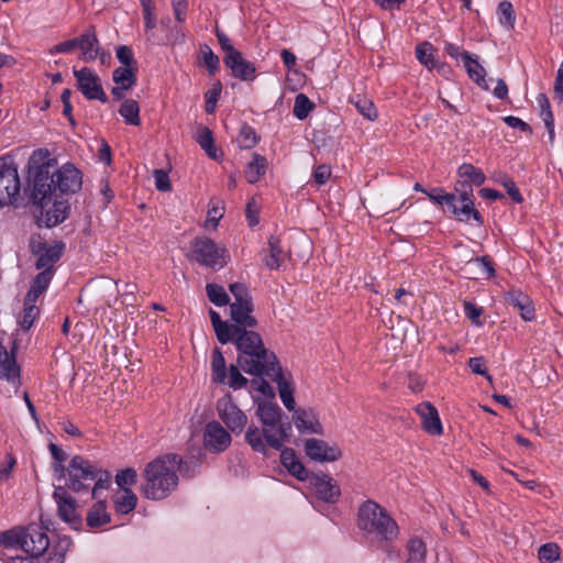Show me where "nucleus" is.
<instances>
[{"instance_id":"49530a36","label":"nucleus","mask_w":563,"mask_h":563,"mask_svg":"<svg viewBox=\"0 0 563 563\" xmlns=\"http://www.w3.org/2000/svg\"><path fill=\"white\" fill-rule=\"evenodd\" d=\"M313 108L314 103L305 93L296 96L292 112L297 119L305 120Z\"/></svg>"},{"instance_id":"ea45409f","label":"nucleus","mask_w":563,"mask_h":563,"mask_svg":"<svg viewBox=\"0 0 563 563\" xmlns=\"http://www.w3.org/2000/svg\"><path fill=\"white\" fill-rule=\"evenodd\" d=\"M35 302L36 299L26 296L24 297L23 316L19 321V324L23 330H29L40 314V309L36 307Z\"/></svg>"},{"instance_id":"423d86ee","label":"nucleus","mask_w":563,"mask_h":563,"mask_svg":"<svg viewBox=\"0 0 563 563\" xmlns=\"http://www.w3.org/2000/svg\"><path fill=\"white\" fill-rule=\"evenodd\" d=\"M180 463V455L168 453L147 463L142 472L144 485L143 493L170 492L178 485L176 465Z\"/></svg>"},{"instance_id":"58836bf2","label":"nucleus","mask_w":563,"mask_h":563,"mask_svg":"<svg viewBox=\"0 0 563 563\" xmlns=\"http://www.w3.org/2000/svg\"><path fill=\"white\" fill-rule=\"evenodd\" d=\"M119 113L124 118L126 124L140 125V106L137 101L133 99L124 100L119 109Z\"/></svg>"},{"instance_id":"f03ea898","label":"nucleus","mask_w":563,"mask_h":563,"mask_svg":"<svg viewBox=\"0 0 563 563\" xmlns=\"http://www.w3.org/2000/svg\"><path fill=\"white\" fill-rule=\"evenodd\" d=\"M256 416L262 422V430L257 427H249L245 440L251 448L260 453H266V445L280 450L288 437L291 426L282 421V409L273 401L256 400Z\"/></svg>"},{"instance_id":"f3484780","label":"nucleus","mask_w":563,"mask_h":563,"mask_svg":"<svg viewBox=\"0 0 563 563\" xmlns=\"http://www.w3.org/2000/svg\"><path fill=\"white\" fill-rule=\"evenodd\" d=\"M57 505V515L71 528L79 529L82 523L81 514L76 499L71 495H53Z\"/></svg>"},{"instance_id":"338daca9","label":"nucleus","mask_w":563,"mask_h":563,"mask_svg":"<svg viewBox=\"0 0 563 563\" xmlns=\"http://www.w3.org/2000/svg\"><path fill=\"white\" fill-rule=\"evenodd\" d=\"M117 58L125 67H134L135 60L131 47L121 45L117 48Z\"/></svg>"},{"instance_id":"f8f14e48","label":"nucleus","mask_w":563,"mask_h":563,"mask_svg":"<svg viewBox=\"0 0 563 563\" xmlns=\"http://www.w3.org/2000/svg\"><path fill=\"white\" fill-rule=\"evenodd\" d=\"M232 438L224 427L218 421L207 423L203 432L205 448L212 453H221L231 444Z\"/></svg>"},{"instance_id":"3c124183","label":"nucleus","mask_w":563,"mask_h":563,"mask_svg":"<svg viewBox=\"0 0 563 563\" xmlns=\"http://www.w3.org/2000/svg\"><path fill=\"white\" fill-rule=\"evenodd\" d=\"M241 369L236 363V365H230L229 373H227L225 383L234 390L246 387L249 384V379L241 374Z\"/></svg>"},{"instance_id":"2eb2a0df","label":"nucleus","mask_w":563,"mask_h":563,"mask_svg":"<svg viewBox=\"0 0 563 563\" xmlns=\"http://www.w3.org/2000/svg\"><path fill=\"white\" fill-rule=\"evenodd\" d=\"M64 243L58 242L52 246L46 243H37L31 245V251L37 255L36 268L44 271H54V265L60 260L64 251Z\"/></svg>"},{"instance_id":"603ef678","label":"nucleus","mask_w":563,"mask_h":563,"mask_svg":"<svg viewBox=\"0 0 563 563\" xmlns=\"http://www.w3.org/2000/svg\"><path fill=\"white\" fill-rule=\"evenodd\" d=\"M200 55L210 75H214L220 67V59L207 44L200 45Z\"/></svg>"},{"instance_id":"5701e85b","label":"nucleus","mask_w":563,"mask_h":563,"mask_svg":"<svg viewBox=\"0 0 563 563\" xmlns=\"http://www.w3.org/2000/svg\"><path fill=\"white\" fill-rule=\"evenodd\" d=\"M505 301L514 309L519 310L521 318L525 321L534 319V306L530 297L523 294L520 289L511 288L505 294Z\"/></svg>"},{"instance_id":"a18cd8bd","label":"nucleus","mask_w":563,"mask_h":563,"mask_svg":"<svg viewBox=\"0 0 563 563\" xmlns=\"http://www.w3.org/2000/svg\"><path fill=\"white\" fill-rule=\"evenodd\" d=\"M459 175L463 178H466L475 186H481L486 180L484 173L472 164H462L459 167Z\"/></svg>"},{"instance_id":"e433bc0d","label":"nucleus","mask_w":563,"mask_h":563,"mask_svg":"<svg viewBox=\"0 0 563 563\" xmlns=\"http://www.w3.org/2000/svg\"><path fill=\"white\" fill-rule=\"evenodd\" d=\"M210 320L216 332L217 339L221 344H227L231 341V328L230 324L223 321L220 314L210 309L209 311Z\"/></svg>"},{"instance_id":"a878e982","label":"nucleus","mask_w":563,"mask_h":563,"mask_svg":"<svg viewBox=\"0 0 563 563\" xmlns=\"http://www.w3.org/2000/svg\"><path fill=\"white\" fill-rule=\"evenodd\" d=\"M280 462L287 471L297 477L299 481L308 478V471L297 457L295 451L290 448H286L280 453Z\"/></svg>"},{"instance_id":"c9c22d12","label":"nucleus","mask_w":563,"mask_h":563,"mask_svg":"<svg viewBox=\"0 0 563 563\" xmlns=\"http://www.w3.org/2000/svg\"><path fill=\"white\" fill-rule=\"evenodd\" d=\"M54 276V271H42L38 273L26 294V297L36 299L47 289L52 278Z\"/></svg>"},{"instance_id":"2f4dec72","label":"nucleus","mask_w":563,"mask_h":563,"mask_svg":"<svg viewBox=\"0 0 563 563\" xmlns=\"http://www.w3.org/2000/svg\"><path fill=\"white\" fill-rule=\"evenodd\" d=\"M196 141L210 158L219 159L220 156L214 145L213 134L208 126H200L198 129Z\"/></svg>"},{"instance_id":"ddd939ff","label":"nucleus","mask_w":563,"mask_h":563,"mask_svg":"<svg viewBox=\"0 0 563 563\" xmlns=\"http://www.w3.org/2000/svg\"><path fill=\"white\" fill-rule=\"evenodd\" d=\"M307 456L317 462H335L342 457V451L336 445H330L324 440L311 438L305 442Z\"/></svg>"},{"instance_id":"9d476101","label":"nucleus","mask_w":563,"mask_h":563,"mask_svg":"<svg viewBox=\"0 0 563 563\" xmlns=\"http://www.w3.org/2000/svg\"><path fill=\"white\" fill-rule=\"evenodd\" d=\"M76 78L77 89L88 100H99L102 103L108 102V97L102 88L100 78L88 67L81 69H73Z\"/></svg>"},{"instance_id":"4be33fe9","label":"nucleus","mask_w":563,"mask_h":563,"mask_svg":"<svg viewBox=\"0 0 563 563\" xmlns=\"http://www.w3.org/2000/svg\"><path fill=\"white\" fill-rule=\"evenodd\" d=\"M224 65L231 69L233 77L241 80H254L256 67L252 62L246 60L242 53H234L233 56H224Z\"/></svg>"},{"instance_id":"09e8293b","label":"nucleus","mask_w":563,"mask_h":563,"mask_svg":"<svg viewBox=\"0 0 563 563\" xmlns=\"http://www.w3.org/2000/svg\"><path fill=\"white\" fill-rule=\"evenodd\" d=\"M206 290L209 300L216 306L222 307L230 303V298L222 286L217 284H208L206 286Z\"/></svg>"},{"instance_id":"bf43d9fd","label":"nucleus","mask_w":563,"mask_h":563,"mask_svg":"<svg viewBox=\"0 0 563 563\" xmlns=\"http://www.w3.org/2000/svg\"><path fill=\"white\" fill-rule=\"evenodd\" d=\"M355 107L364 118L371 121L377 119V110L371 100L357 99L355 101Z\"/></svg>"},{"instance_id":"864d4df0","label":"nucleus","mask_w":563,"mask_h":563,"mask_svg":"<svg viewBox=\"0 0 563 563\" xmlns=\"http://www.w3.org/2000/svg\"><path fill=\"white\" fill-rule=\"evenodd\" d=\"M467 264L468 265L474 264V265L478 266L481 269V274H479L481 277L490 279V278L495 277V275H496L494 262L487 255L472 258L467 262Z\"/></svg>"},{"instance_id":"4c0bfd02","label":"nucleus","mask_w":563,"mask_h":563,"mask_svg":"<svg viewBox=\"0 0 563 563\" xmlns=\"http://www.w3.org/2000/svg\"><path fill=\"white\" fill-rule=\"evenodd\" d=\"M25 537V528L15 527L0 533V544L4 548H23Z\"/></svg>"},{"instance_id":"dca6fc26","label":"nucleus","mask_w":563,"mask_h":563,"mask_svg":"<svg viewBox=\"0 0 563 563\" xmlns=\"http://www.w3.org/2000/svg\"><path fill=\"white\" fill-rule=\"evenodd\" d=\"M78 48H80L79 58L81 60L90 63L100 56L101 62H104L106 55L101 52L95 25H89L87 30L78 36Z\"/></svg>"},{"instance_id":"20e7f679","label":"nucleus","mask_w":563,"mask_h":563,"mask_svg":"<svg viewBox=\"0 0 563 563\" xmlns=\"http://www.w3.org/2000/svg\"><path fill=\"white\" fill-rule=\"evenodd\" d=\"M68 474V487L74 492L108 490L112 483V476L109 471L99 467L96 463L75 455L69 461L66 468Z\"/></svg>"},{"instance_id":"8fccbe9b","label":"nucleus","mask_w":563,"mask_h":563,"mask_svg":"<svg viewBox=\"0 0 563 563\" xmlns=\"http://www.w3.org/2000/svg\"><path fill=\"white\" fill-rule=\"evenodd\" d=\"M433 46L429 42H422L416 47V57L417 59L424 65L428 69H432L435 67V62L433 58Z\"/></svg>"},{"instance_id":"774afa93","label":"nucleus","mask_w":563,"mask_h":563,"mask_svg":"<svg viewBox=\"0 0 563 563\" xmlns=\"http://www.w3.org/2000/svg\"><path fill=\"white\" fill-rule=\"evenodd\" d=\"M554 96L560 101L563 102V60L558 70L556 78L554 81Z\"/></svg>"},{"instance_id":"69168bd1","label":"nucleus","mask_w":563,"mask_h":563,"mask_svg":"<svg viewBox=\"0 0 563 563\" xmlns=\"http://www.w3.org/2000/svg\"><path fill=\"white\" fill-rule=\"evenodd\" d=\"M154 178H155V187L158 191H169L172 190V184L168 177V174L163 169H155L154 170Z\"/></svg>"},{"instance_id":"7ed1b4c3","label":"nucleus","mask_w":563,"mask_h":563,"mask_svg":"<svg viewBox=\"0 0 563 563\" xmlns=\"http://www.w3.org/2000/svg\"><path fill=\"white\" fill-rule=\"evenodd\" d=\"M239 352L236 363L247 374L264 376L268 369L277 365L276 354L267 350L260 333L249 329L231 333V341Z\"/></svg>"},{"instance_id":"473e14b6","label":"nucleus","mask_w":563,"mask_h":563,"mask_svg":"<svg viewBox=\"0 0 563 563\" xmlns=\"http://www.w3.org/2000/svg\"><path fill=\"white\" fill-rule=\"evenodd\" d=\"M267 159L263 155L253 153V159L247 164L245 178L250 184H255L265 174Z\"/></svg>"},{"instance_id":"de8ad7c7","label":"nucleus","mask_w":563,"mask_h":563,"mask_svg":"<svg viewBox=\"0 0 563 563\" xmlns=\"http://www.w3.org/2000/svg\"><path fill=\"white\" fill-rule=\"evenodd\" d=\"M258 141L260 136L252 126L244 124L241 128L238 136V143L241 148L251 150L258 143Z\"/></svg>"},{"instance_id":"cd10ccee","label":"nucleus","mask_w":563,"mask_h":563,"mask_svg":"<svg viewBox=\"0 0 563 563\" xmlns=\"http://www.w3.org/2000/svg\"><path fill=\"white\" fill-rule=\"evenodd\" d=\"M287 258V252L283 249L279 238L271 236L268 240V254L264 257L266 267L278 269Z\"/></svg>"},{"instance_id":"e2e57ef3","label":"nucleus","mask_w":563,"mask_h":563,"mask_svg":"<svg viewBox=\"0 0 563 563\" xmlns=\"http://www.w3.org/2000/svg\"><path fill=\"white\" fill-rule=\"evenodd\" d=\"M258 377L260 378H254L250 382L251 388L260 391L262 395H264L271 399H274L275 393H274V389L271 386V384L266 379H264L263 376H258Z\"/></svg>"},{"instance_id":"4d7b16f0","label":"nucleus","mask_w":563,"mask_h":563,"mask_svg":"<svg viewBox=\"0 0 563 563\" xmlns=\"http://www.w3.org/2000/svg\"><path fill=\"white\" fill-rule=\"evenodd\" d=\"M146 32L156 27L155 5L153 0H140Z\"/></svg>"},{"instance_id":"6ab92c4d","label":"nucleus","mask_w":563,"mask_h":563,"mask_svg":"<svg viewBox=\"0 0 563 563\" xmlns=\"http://www.w3.org/2000/svg\"><path fill=\"white\" fill-rule=\"evenodd\" d=\"M273 367H274V369L266 371L264 373V376H267L271 379H273L274 382H276L277 387H278L279 397H280L284 406L289 411H294L296 408V401L294 398V387H292L291 383L285 378L279 362L277 363V365H274Z\"/></svg>"},{"instance_id":"a19ab883","label":"nucleus","mask_w":563,"mask_h":563,"mask_svg":"<svg viewBox=\"0 0 563 563\" xmlns=\"http://www.w3.org/2000/svg\"><path fill=\"white\" fill-rule=\"evenodd\" d=\"M112 78L117 85H123V88H132L136 82V67H118L113 70Z\"/></svg>"},{"instance_id":"052dcab7","label":"nucleus","mask_w":563,"mask_h":563,"mask_svg":"<svg viewBox=\"0 0 563 563\" xmlns=\"http://www.w3.org/2000/svg\"><path fill=\"white\" fill-rule=\"evenodd\" d=\"M428 197L440 206H445L448 209L454 201L453 194H446L442 188L432 189L430 192H427Z\"/></svg>"},{"instance_id":"c756f323","label":"nucleus","mask_w":563,"mask_h":563,"mask_svg":"<svg viewBox=\"0 0 563 563\" xmlns=\"http://www.w3.org/2000/svg\"><path fill=\"white\" fill-rule=\"evenodd\" d=\"M229 290L234 297V301L230 303V309L247 310V307H254L253 298L250 295L247 287L242 283H233L229 285Z\"/></svg>"},{"instance_id":"f257e3e1","label":"nucleus","mask_w":563,"mask_h":563,"mask_svg":"<svg viewBox=\"0 0 563 563\" xmlns=\"http://www.w3.org/2000/svg\"><path fill=\"white\" fill-rule=\"evenodd\" d=\"M29 175L25 192L34 206L42 209L56 197L76 194L82 186V174L71 163L57 168V159L51 157L48 150H35L27 162Z\"/></svg>"},{"instance_id":"412c9836","label":"nucleus","mask_w":563,"mask_h":563,"mask_svg":"<svg viewBox=\"0 0 563 563\" xmlns=\"http://www.w3.org/2000/svg\"><path fill=\"white\" fill-rule=\"evenodd\" d=\"M52 207L46 209L45 206L43 209L41 206H36L40 210L41 218L44 219L45 225L47 228H53L59 223H62L67 217L70 210V205L68 200H58L57 196L53 197Z\"/></svg>"},{"instance_id":"6e6d98bb","label":"nucleus","mask_w":563,"mask_h":563,"mask_svg":"<svg viewBox=\"0 0 563 563\" xmlns=\"http://www.w3.org/2000/svg\"><path fill=\"white\" fill-rule=\"evenodd\" d=\"M222 91V84L220 80L213 84L212 88L205 93L206 99V112L212 114L216 111L217 102Z\"/></svg>"},{"instance_id":"f704fd0d","label":"nucleus","mask_w":563,"mask_h":563,"mask_svg":"<svg viewBox=\"0 0 563 563\" xmlns=\"http://www.w3.org/2000/svg\"><path fill=\"white\" fill-rule=\"evenodd\" d=\"M309 504L319 512L329 516L340 495H306Z\"/></svg>"},{"instance_id":"5fc2aeb1","label":"nucleus","mask_w":563,"mask_h":563,"mask_svg":"<svg viewBox=\"0 0 563 563\" xmlns=\"http://www.w3.org/2000/svg\"><path fill=\"white\" fill-rule=\"evenodd\" d=\"M560 547L549 542L539 548L538 556L541 563H553L560 559Z\"/></svg>"},{"instance_id":"1a4fd4ad","label":"nucleus","mask_w":563,"mask_h":563,"mask_svg":"<svg viewBox=\"0 0 563 563\" xmlns=\"http://www.w3.org/2000/svg\"><path fill=\"white\" fill-rule=\"evenodd\" d=\"M217 411L221 421L234 434H241L247 423L246 415L233 402L230 394L217 401Z\"/></svg>"},{"instance_id":"7c9ffc66","label":"nucleus","mask_w":563,"mask_h":563,"mask_svg":"<svg viewBox=\"0 0 563 563\" xmlns=\"http://www.w3.org/2000/svg\"><path fill=\"white\" fill-rule=\"evenodd\" d=\"M407 558L405 563H424L427 545L419 537H411L406 544Z\"/></svg>"},{"instance_id":"b1692460","label":"nucleus","mask_w":563,"mask_h":563,"mask_svg":"<svg viewBox=\"0 0 563 563\" xmlns=\"http://www.w3.org/2000/svg\"><path fill=\"white\" fill-rule=\"evenodd\" d=\"M292 420L300 432L323 434V427L313 409H295Z\"/></svg>"},{"instance_id":"c03bdc74","label":"nucleus","mask_w":563,"mask_h":563,"mask_svg":"<svg viewBox=\"0 0 563 563\" xmlns=\"http://www.w3.org/2000/svg\"><path fill=\"white\" fill-rule=\"evenodd\" d=\"M497 13L501 25L506 26L508 30L515 27L516 14L511 2L507 0L501 1L498 4Z\"/></svg>"},{"instance_id":"393cba45","label":"nucleus","mask_w":563,"mask_h":563,"mask_svg":"<svg viewBox=\"0 0 563 563\" xmlns=\"http://www.w3.org/2000/svg\"><path fill=\"white\" fill-rule=\"evenodd\" d=\"M254 307H247V310L242 308L230 309L231 320L234 322L230 324L231 333L241 331L242 329H253L257 327V320L252 316Z\"/></svg>"},{"instance_id":"39448f33","label":"nucleus","mask_w":563,"mask_h":563,"mask_svg":"<svg viewBox=\"0 0 563 563\" xmlns=\"http://www.w3.org/2000/svg\"><path fill=\"white\" fill-rule=\"evenodd\" d=\"M357 526L367 538L378 541H393L399 533L397 522L385 508L373 500H367L360 507Z\"/></svg>"},{"instance_id":"0eeeda50","label":"nucleus","mask_w":563,"mask_h":563,"mask_svg":"<svg viewBox=\"0 0 563 563\" xmlns=\"http://www.w3.org/2000/svg\"><path fill=\"white\" fill-rule=\"evenodd\" d=\"M188 258L202 266L220 269L229 262V254L224 247H220L210 238H196L190 243Z\"/></svg>"},{"instance_id":"0e129e2a","label":"nucleus","mask_w":563,"mask_h":563,"mask_svg":"<svg viewBox=\"0 0 563 563\" xmlns=\"http://www.w3.org/2000/svg\"><path fill=\"white\" fill-rule=\"evenodd\" d=\"M48 448L53 459L57 462L54 466V471L56 473H64L66 468L63 466V462L66 461L67 454L55 443H51Z\"/></svg>"},{"instance_id":"c85d7f7f","label":"nucleus","mask_w":563,"mask_h":563,"mask_svg":"<svg viewBox=\"0 0 563 563\" xmlns=\"http://www.w3.org/2000/svg\"><path fill=\"white\" fill-rule=\"evenodd\" d=\"M461 57L470 78L473 79L479 87L487 90L488 85L485 79L486 71L484 67L476 59H473L471 54L466 51L462 52Z\"/></svg>"},{"instance_id":"bb28decb","label":"nucleus","mask_w":563,"mask_h":563,"mask_svg":"<svg viewBox=\"0 0 563 563\" xmlns=\"http://www.w3.org/2000/svg\"><path fill=\"white\" fill-rule=\"evenodd\" d=\"M111 521V515L107 510L106 501H96L87 512L86 523L91 529L101 528Z\"/></svg>"},{"instance_id":"a211bd4d","label":"nucleus","mask_w":563,"mask_h":563,"mask_svg":"<svg viewBox=\"0 0 563 563\" xmlns=\"http://www.w3.org/2000/svg\"><path fill=\"white\" fill-rule=\"evenodd\" d=\"M448 210L460 221H468L472 217L477 223H483V218L474 208V202L467 191L461 192L459 198L454 195V201Z\"/></svg>"},{"instance_id":"72a5a7b5","label":"nucleus","mask_w":563,"mask_h":563,"mask_svg":"<svg viewBox=\"0 0 563 563\" xmlns=\"http://www.w3.org/2000/svg\"><path fill=\"white\" fill-rule=\"evenodd\" d=\"M211 378L216 384H225V360L219 347H214L211 355Z\"/></svg>"},{"instance_id":"aec40b11","label":"nucleus","mask_w":563,"mask_h":563,"mask_svg":"<svg viewBox=\"0 0 563 563\" xmlns=\"http://www.w3.org/2000/svg\"><path fill=\"white\" fill-rule=\"evenodd\" d=\"M415 410L421 418V427L427 433L431 435H441L443 433L442 422L433 405L428 401L421 402Z\"/></svg>"},{"instance_id":"13d9d810","label":"nucleus","mask_w":563,"mask_h":563,"mask_svg":"<svg viewBox=\"0 0 563 563\" xmlns=\"http://www.w3.org/2000/svg\"><path fill=\"white\" fill-rule=\"evenodd\" d=\"M136 495H122L114 501L115 510L122 515L129 514L136 507Z\"/></svg>"},{"instance_id":"4468645a","label":"nucleus","mask_w":563,"mask_h":563,"mask_svg":"<svg viewBox=\"0 0 563 563\" xmlns=\"http://www.w3.org/2000/svg\"><path fill=\"white\" fill-rule=\"evenodd\" d=\"M25 537L22 550L29 555L38 558L47 551L49 539L42 527L30 525L25 528Z\"/></svg>"},{"instance_id":"9b49d317","label":"nucleus","mask_w":563,"mask_h":563,"mask_svg":"<svg viewBox=\"0 0 563 563\" xmlns=\"http://www.w3.org/2000/svg\"><path fill=\"white\" fill-rule=\"evenodd\" d=\"M18 341L14 340L10 351L0 343V379L11 383L18 389L21 382V366L16 361Z\"/></svg>"},{"instance_id":"37998d69","label":"nucleus","mask_w":563,"mask_h":563,"mask_svg":"<svg viewBox=\"0 0 563 563\" xmlns=\"http://www.w3.org/2000/svg\"><path fill=\"white\" fill-rule=\"evenodd\" d=\"M137 473L132 467H126L115 475V484L122 493H133L131 486L136 483Z\"/></svg>"},{"instance_id":"79ce46f5","label":"nucleus","mask_w":563,"mask_h":563,"mask_svg":"<svg viewBox=\"0 0 563 563\" xmlns=\"http://www.w3.org/2000/svg\"><path fill=\"white\" fill-rule=\"evenodd\" d=\"M310 483L316 487L317 493H340L338 482L330 475H313Z\"/></svg>"},{"instance_id":"680f3d73","label":"nucleus","mask_w":563,"mask_h":563,"mask_svg":"<svg viewBox=\"0 0 563 563\" xmlns=\"http://www.w3.org/2000/svg\"><path fill=\"white\" fill-rule=\"evenodd\" d=\"M468 366L474 374L484 376L489 383L493 382V377L486 368V363L483 356L471 357L468 360Z\"/></svg>"},{"instance_id":"6e6552de","label":"nucleus","mask_w":563,"mask_h":563,"mask_svg":"<svg viewBox=\"0 0 563 563\" xmlns=\"http://www.w3.org/2000/svg\"><path fill=\"white\" fill-rule=\"evenodd\" d=\"M20 187L16 166L9 157H0V208L18 200Z\"/></svg>"}]
</instances>
